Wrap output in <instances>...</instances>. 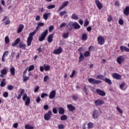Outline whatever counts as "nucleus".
Listing matches in <instances>:
<instances>
[{"instance_id": "f8f14e48", "label": "nucleus", "mask_w": 129, "mask_h": 129, "mask_svg": "<svg viewBox=\"0 0 129 129\" xmlns=\"http://www.w3.org/2000/svg\"><path fill=\"white\" fill-rule=\"evenodd\" d=\"M62 51H63L62 47H59L58 49L54 50L53 53L55 54V55H59V54L62 53Z\"/></svg>"}, {"instance_id": "8fccbe9b", "label": "nucleus", "mask_w": 129, "mask_h": 129, "mask_svg": "<svg viewBox=\"0 0 129 129\" xmlns=\"http://www.w3.org/2000/svg\"><path fill=\"white\" fill-rule=\"evenodd\" d=\"M53 30H54V26L53 25L50 26L48 28L49 32H52V31H53Z\"/></svg>"}, {"instance_id": "5701e85b", "label": "nucleus", "mask_w": 129, "mask_h": 129, "mask_svg": "<svg viewBox=\"0 0 129 129\" xmlns=\"http://www.w3.org/2000/svg\"><path fill=\"white\" fill-rule=\"evenodd\" d=\"M123 13L125 16H128L129 15V7L127 6L124 9Z\"/></svg>"}, {"instance_id": "69168bd1", "label": "nucleus", "mask_w": 129, "mask_h": 129, "mask_svg": "<svg viewBox=\"0 0 129 129\" xmlns=\"http://www.w3.org/2000/svg\"><path fill=\"white\" fill-rule=\"evenodd\" d=\"M52 111L54 114H57V109H56V108H53L52 109Z\"/></svg>"}, {"instance_id": "338daca9", "label": "nucleus", "mask_w": 129, "mask_h": 129, "mask_svg": "<svg viewBox=\"0 0 129 129\" xmlns=\"http://www.w3.org/2000/svg\"><path fill=\"white\" fill-rule=\"evenodd\" d=\"M11 23L10 20L8 19L6 22H4L5 25H9Z\"/></svg>"}, {"instance_id": "f704fd0d", "label": "nucleus", "mask_w": 129, "mask_h": 129, "mask_svg": "<svg viewBox=\"0 0 129 129\" xmlns=\"http://www.w3.org/2000/svg\"><path fill=\"white\" fill-rule=\"evenodd\" d=\"M8 73L7 70L6 69H4L1 71V74L6 75Z\"/></svg>"}, {"instance_id": "ddd939ff", "label": "nucleus", "mask_w": 129, "mask_h": 129, "mask_svg": "<svg viewBox=\"0 0 129 129\" xmlns=\"http://www.w3.org/2000/svg\"><path fill=\"white\" fill-rule=\"evenodd\" d=\"M95 3L96 4L98 9L99 10H101L102 8H103V6H102V4L100 3V1L99 0H95Z\"/></svg>"}, {"instance_id": "7c9ffc66", "label": "nucleus", "mask_w": 129, "mask_h": 129, "mask_svg": "<svg viewBox=\"0 0 129 129\" xmlns=\"http://www.w3.org/2000/svg\"><path fill=\"white\" fill-rule=\"evenodd\" d=\"M82 41H86V40H87V34L85 33L83 34L82 36Z\"/></svg>"}, {"instance_id": "864d4df0", "label": "nucleus", "mask_w": 129, "mask_h": 129, "mask_svg": "<svg viewBox=\"0 0 129 129\" xmlns=\"http://www.w3.org/2000/svg\"><path fill=\"white\" fill-rule=\"evenodd\" d=\"M8 90H13L14 89V86L12 85H9L8 86Z\"/></svg>"}, {"instance_id": "7ed1b4c3", "label": "nucleus", "mask_w": 129, "mask_h": 129, "mask_svg": "<svg viewBox=\"0 0 129 129\" xmlns=\"http://www.w3.org/2000/svg\"><path fill=\"white\" fill-rule=\"evenodd\" d=\"M22 98L23 101H25V105L26 106H28V105H29L31 102V99L30 98V97L28 96L27 93H25L23 95Z\"/></svg>"}, {"instance_id": "37998d69", "label": "nucleus", "mask_w": 129, "mask_h": 129, "mask_svg": "<svg viewBox=\"0 0 129 129\" xmlns=\"http://www.w3.org/2000/svg\"><path fill=\"white\" fill-rule=\"evenodd\" d=\"M3 96L4 97H5V98H7L9 97V93L8 92H4L3 93Z\"/></svg>"}, {"instance_id": "aec40b11", "label": "nucleus", "mask_w": 129, "mask_h": 129, "mask_svg": "<svg viewBox=\"0 0 129 129\" xmlns=\"http://www.w3.org/2000/svg\"><path fill=\"white\" fill-rule=\"evenodd\" d=\"M120 50L121 52H129V48L122 45L120 46Z\"/></svg>"}, {"instance_id": "c85d7f7f", "label": "nucleus", "mask_w": 129, "mask_h": 129, "mask_svg": "<svg viewBox=\"0 0 129 129\" xmlns=\"http://www.w3.org/2000/svg\"><path fill=\"white\" fill-rule=\"evenodd\" d=\"M84 56H83L82 52H80L79 62H81V61H82V60H84Z\"/></svg>"}, {"instance_id": "c756f323", "label": "nucleus", "mask_w": 129, "mask_h": 129, "mask_svg": "<svg viewBox=\"0 0 129 129\" xmlns=\"http://www.w3.org/2000/svg\"><path fill=\"white\" fill-rule=\"evenodd\" d=\"M71 19H72L73 20H78L79 18H78V16L76 14H73L71 16Z\"/></svg>"}, {"instance_id": "6e6d98bb", "label": "nucleus", "mask_w": 129, "mask_h": 129, "mask_svg": "<svg viewBox=\"0 0 129 129\" xmlns=\"http://www.w3.org/2000/svg\"><path fill=\"white\" fill-rule=\"evenodd\" d=\"M40 89V87L39 86H36L34 88V92H38V91Z\"/></svg>"}, {"instance_id": "5fc2aeb1", "label": "nucleus", "mask_w": 129, "mask_h": 129, "mask_svg": "<svg viewBox=\"0 0 129 129\" xmlns=\"http://www.w3.org/2000/svg\"><path fill=\"white\" fill-rule=\"evenodd\" d=\"M88 25H89V22H88L87 20H85L84 22V27H86L88 26Z\"/></svg>"}, {"instance_id": "a211bd4d", "label": "nucleus", "mask_w": 129, "mask_h": 129, "mask_svg": "<svg viewBox=\"0 0 129 129\" xmlns=\"http://www.w3.org/2000/svg\"><path fill=\"white\" fill-rule=\"evenodd\" d=\"M24 29V25L20 24L17 28V33L18 34H20V33H21L22 31H23V29Z\"/></svg>"}, {"instance_id": "2f4dec72", "label": "nucleus", "mask_w": 129, "mask_h": 129, "mask_svg": "<svg viewBox=\"0 0 129 129\" xmlns=\"http://www.w3.org/2000/svg\"><path fill=\"white\" fill-rule=\"evenodd\" d=\"M35 69V66L34 65H31L29 67H27V70L28 71H33V70Z\"/></svg>"}, {"instance_id": "4be33fe9", "label": "nucleus", "mask_w": 129, "mask_h": 129, "mask_svg": "<svg viewBox=\"0 0 129 129\" xmlns=\"http://www.w3.org/2000/svg\"><path fill=\"white\" fill-rule=\"evenodd\" d=\"M54 37V34H51L47 37V41L48 43H52L53 42V37Z\"/></svg>"}, {"instance_id": "e2e57ef3", "label": "nucleus", "mask_w": 129, "mask_h": 129, "mask_svg": "<svg viewBox=\"0 0 129 129\" xmlns=\"http://www.w3.org/2000/svg\"><path fill=\"white\" fill-rule=\"evenodd\" d=\"M118 23L119 25H122L123 24V20L122 19H119L118 21Z\"/></svg>"}, {"instance_id": "b1692460", "label": "nucleus", "mask_w": 129, "mask_h": 129, "mask_svg": "<svg viewBox=\"0 0 129 129\" xmlns=\"http://www.w3.org/2000/svg\"><path fill=\"white\" fill-rule=\"evenodd\" d=\"M49 17H51V13H46L43 15V18L45 21L48 20V18H49Z\"/></svg>"}, {"instance_id": "20e7f679", "label": "nucleus", "mask_w": 129, "mask_h": 129, "mask_svg": "<svg viewBox=\"0 0 129 129\" xmlns=\"http://www.w3.org/2000/svg\"><path fill=\"white\" fill-rule=\"evenodd\" d=\"M47 35H48V29H46L40 36H39V41L42 42L45 39Z\"/></svg>"}, {"instance_id": "c9c22d12", "label": "nucleus", "mask_w": 129, "mask_h": 129, "mask_svg": "<svg viewBox=\"0 0 129 129\" xmlns=\"http://www.w3.org/2000/svg\"><path fill=\"white\" fill-rule=\"evenodd\" d=\"M23 82H26V81H28V80L30 79V77H27L25 76V75H24L23 76Z\"/></svg>"}, {"instance_id": "4c0bfd02", "label": "nucleus", "mask_w": 129, "mask_h": 129, "mask_svg": "<svg viewBox=\"0 0 129 129\" xmlns=\"http://www.w3.org/2000/svg\"><path fill=\"white\" fill-rule=\"evenodd\" d=\"M87 125H88V128H89V129L92 128V127H93L94 124H93V123L90 122L87 124Z\"/></svg>"}, {"instance_id": "0eeeda50", "label": "nucleus", "mask_w": 129, "mask_h": 129, "mask_svg": "<svg viewBox=\"0 0 129 129\" xmlns=\"http://www.w3.org/2000/svg\"><path fill=\"white\" fill-rule=\"evenodd\" d=\"M124 56H123V55H121L117 58L116 61L118 63V64H119V65H120L121 63L124 62Z\"/></svg>"}, {"instance_id": "c03bdc74", "label": "nucleus", "mask_w": 129, "mask_h": 129, "mask_svg": "<svg viewBox=\"0 0 129 129\" xmlns=\"http://www.w3.org/2000/svg\"><path fill=\"white\" fill-rule=\"evenodd\" d=\"M44 68L45 71H49V70H50V67L49 65L45 66Z\"/></svg>"}, {"instance_id": "0e129e2a", "label": "nucleus", "mask_w": 129, "mask_h": 129, "mask_svg": "<svg viewBox=\"0 0 129 129\" xmlns=\"http://www.w3.org/2000/svg\"><path fill=\"white\" fill-rule=\"evenodd\" d=\"M120 5V4H119V2L116 1V2H115L114 6H116V7H119Z\"/></svg>"}, {"instance_id": "a878e982", "label": "nucleus", "mask_w": 129, "mask_h": 129, "mask_svg": "<svg viewBox=\"0 0 129 129\" xmlns=\"http://www.w3.org/2000/svg\"><path fill=\"white\" fill-rule=\"evenodd\" d=\"M8 55H9V51H6L2 56V61L3 62H5V61H6V59H5V57H6V56H8Z\"/></svg>"}, {"instance_id": "09e8293b", "label": "nucleus", "mask_w": 129, "mask_h": 129, "mask_svg": "<svg viewBox=\"0 0 129 129\" xmlns=\"http://www.w3.org/2000/svg\"><path fill=\"white\" fill-rule=\"evenodd\" d=\"M66 14H67L66 11H61L60 12L59 16L60 17H62L64 15H66Z\"/></svg>"}, {"instance_id": "f03ea898", "label": "nucleus", "mask_w": 129, "mask_h": 129, "mask_svg": "<svg viewBox=\"0 0 129 129\" xmlns=\"http://www.w3.org/2000/svg\"><path fill=\"white\" fill-rule=\"evenodd\" d=\"M68 28L69 30H71L73 28L75 30H79L81 27L77 22H70L67 25Z\"/></svg>"}, {"instance_id": "423d86ee", "label": "nucleus", "mask_w": 129, "mask_h": 129, "mask_svg": "<svg viewBox=\"0 0 129 129\" xmlns=\"http://www.w3.org/2000/svg\"><path fill=\"white\" fill-rule=\"evenodd\" d=\"M98 43L99 45H103L105 42V40L104 39V37L102 36H99L97 38Z\"/></svg>"}, {"instance_id": "13d9d810", "label": "nucleus", "mask_w": 129, "mask_h": 129, "mask_svg": "<svg viewBox=\"0 0 129 129\" xmlns=\"http://www.w3.org/2000/svg\"><path fill=\"white\" fill-rule=\"evenodd\" d=\"M116 109L118 111H119V112L120 113H122L123 112V111H122V110H121L120 108H119V107H116Z\"/></svg>"}, {"instance_id": "052dcab7", "label": "nucleus", "mask_w": 129, "mask_h": 129, "mask_svg": "<svg viewBox=\"0 0 129 129\" xmlns=\"http://www.w3.org/2000/svg\"><path fill=\"white\" fill-rule=\"evenodd\" d=\"M72 98H73V100H77V98H78V96L74 95L72 96Z\"/></svg>"}, {"instance_id": "49530a36", "label": "nucleus", "mask_w": 129, "mask_h": 129, "mask_svg": "<svg viewBox=\"0 0 129 129\" xmlns=\"http://www.w3.org/2000/svg\"><path fill=\"white\" fill-rule=\"evenodd\" d=\"M5 41L6 44L10 43V38L8 36H6L5 39Z\"/></svg>"}, {"instance_id": "f3484780", "label": "nucleus", "mask_w": 129, "mask_h": 129, "mask_svg": "<svg viewBox=\"0 0 129 129\" xmlns=\"http://www.w3.org/2000/svg\"><path fill=\"white\" fill-rule=\"evenodd\" d=\"M55 96H56V91L55 90H53L50 93L49 98H50V99H53V98H55Z\"/></svg>"}, {"instance_id": "393cba45", "label": "nucleus", "mask_w": 129, "mask_h": 129, "mask_svg": "<svg viewBox=\"0 0 129 129\" xmlns=\"http://www.w3.org/2000/svg\"><path fill=\"white\" fill-rule=\"evenodd\" d=\"M67 107L70 111H73L75 110V107L73 106L72 104H68Z\"/></svg>"}, {"instance_id": "473e14b6", "label": "nucleus", "mask_w": 129, "mask_h": 129, "mask_svg": "<svg viewBox=\"0 0 129 129\" xmlns=\"http://www.w3.org/2000/svg\"><path fill=\"white\" fill-rule=\"evenodd\" d=\"M68 37H69V32H68L67 33H64L62 34V38H63V39H67V38H68Z\"/></svg>"}, {"instance_id": "dca6fc26", "label": "nucleus", "mask_w": 129, "mask_h": 129, "mask_svg": "<svg viewBox=\"0 0 129 129\" xmlns=\"http://www.w3.org/2000/svg\"><path fill=\"white\" fill-rule=\"evenodd\" d=\"M96 93L99 95H101V96H105V92L102 91L100 89H96Z\"/></svg>"}, {"instance_id": "72a5a7b5", "label": "nucleus", "mask_w": 129, "mask_h": 129, "mask_svg": "<svg viewBox=\"0 0 129 129\" xmlns=\"http://www.w3.org/2000/svg\"><path fill=\"white\" fill-rule=\"evenodd\" d=\"M105 82H106V83H108V84H109V85H111V81L110 79L108 78H105L104 79Z\"/></svg>"}, {"instance_id": "cd10ccee", "label": "nucleus", "mask_w": 129, "mask_h": 129, "mask_svg": "<svg viewBox=\"0 0 129 129\" xmlns=\"http://www.w3.org/2000/svg\"><path fill=\"white\" fill-rule=\"evenodd\" d=\"M26 44L23 42L19 44V47L21 48V49H25L26 48Z\"/></svg>"}, {"instance_id": "9d476101", "label": "nucleus", "mask_w": 129, "mask_h": 129, "mask_svg": "<svg viewBox=\"0 0 129 129\" xmlns=\"http://www.w3.org/2000/svg\"><path fill=\"white\" fill-rule=\"evenodd\" d=\"M69 4V1H67L64 2L62 4L61 7H60L58 8V12H60V11H62V10H63V9L65 8V7H67V6H68Z\"/></svg>"}, {"instance_id": "9b49d317", "label": "nucleus", "mask_w": 129, "mask_h": 129, "mask_svg": "<svg viewBox=\"0 0 129 129\" xmlns=\"http://www.w3.org/2000/svg\"><path fill=\"white\" fill-rule=\"evenodd\" d=\"M93 118H94L95 119L96 118H98L99 115H100V114H99V111L96 110H94L93 111Z\"/></svg>"}, {"instance_id": "3c124183", "label": "nucleus", "mask_w": 129, "mask_h": 129, "mask_svg": "<svg viewBox=\"0 0 129 129\" xmlns=\"http://www.w3.org/2000/svg\"><path fill=\"white\" fill-rule=\"evenodd\" d=\"M66 25H67V24L65 22H62L59 26V28H64V27H65V26H66Z\"/></svg>"}, {"instance_id": "a19ab883", "label": "nucleus", "mask_w": 129, "mask_h": 129, "mask_svg": "<svg viewBox=\"0 0 129 129\" xmlns=\"http://www.w3.org/2000/svg\"><path fill=\"white\" fill-rule=\"evenodd\" d=\"M55 7H56V6H55V5H51L47 6V9H48V10H51L52 9L55 8Z\"/></svg>"}, {"instance_id": "680f3d73", "label": "nucleus", "mask_w": 129, "mask_h": 129, "mask_svg": "<svg viewBox=\"0 0 129 129\" xmlns=\"http://www.w3.org/2000/svg\"><path fill=\"white\" fill-rule=\"evenodd\" d=\"M0 86H1V87H4V86H6V83H5V82H2Z\"/></svg>"}, {"instance_id": "79ce46f5", "label": "nucleus", "mask_w": 129, "mask_h": 129, "mask_svg": "<svg viewBox=\"0 0 129 129\" xmlns=\"http://www.w3.org/2000/svg\"><path fill=\"white\" fill-rule=\"evenodd\" d=\"M60 119L61 120H66V119H67V116L66 115H62L60 117Z\"/></svg>"}, {"instance_id": "ea45409f", "label": "nucleus", "mask_w": 129, "mask_h": 129, "mask_svg": "<svg viewBox=\"0 0 129 129\" xmlns=\"http://www.w3.org/2000/svg\"><path fill=\"white\" fill-rule=\"evenodd\" d=\"M90 56V52L89 51H86L84 53V57H89Z\"/></svg>"}, {"instance_id": "6e6552de", "label": "nucleus", "mask_w": 129, "mask_h": 129, "mask_svg": "<svg viewBox=\"0 0 129 129\" xmlns=\"http://www.w3.org/2000/svg\"><path fill=\"white\" fill-rule=\"evenodd\" d=\"M112 77L114 79H116L117 80H121V75L116 73H113L112 74Z\"/></svg>"}, {"instance_id": "4d7b16f0", "label": "nucleus", "mask_w": 129, "mask_h": 129, "mask_svg": "<svg viewBox=\"0 0 129 129\" xmlns=\"http://www.w3.org/2000/svg\"><path fill=\"white\" fill-rule=\"evenodd\" d=\"M45 96H48V94L46 93H42L41 95V98H44V97H45Z\"/></svg>"}, {"instance_id": "de8ad7c7", "label": "nucleus", "mask_w": 129, "mask_h": 129, "mask_svg": "<svg viewBox=\"0 0 129 129\" xmlns=\"http://www.w3.org/2000/svg\"><path fill=\"white\" fill-rule=\"evenodd\" d=\"M50 78H49V76H45L44 78V82H47L48 80H49Z\"/></svg>"}, {"instance_id": "4468645a", "label": "nucleus", "mask_w": 129, "mask_h": 129, "mask_svg": "<svg viewBox=\"0 0 129 129\" xmlns=\"http://www.w3.org/2000/svg\"><path fill=\"white\" fill-rule=\"evenodd\" d=\"M104 104V101L102 100H96L95 101V104L96 106H99V105H102Z\"/></svg>"}, {"instance_id": "a18cd8bd", "label": "nucleus", "mask_w": 129, "mask_h": 129, "mask_svg": "<svg viewBox=\"0 0 129 129\" xmlns=\"http://www.w3.org/2000/svg\"><path fill=\"white\" fill-rule=\"evenodd\" d=\"M76 73V71L75 70H73L72 72V74L70 75L71 78H73L74 77V75H75Z\"/></svg>"}, {"instance_id": "412c9836", "label": "nucleus", "mask_w": 129, "mask_h": 129, "mask_svg": "<svg viewBox=\"0 0 129 129\" xmlns=\"http://www.w3.org/2000/svg\"><path fill=\"white\" fill-rule=\"evenodd\" d=\"M20 42H21V39H20V38H18L14 42H13L12 43V47H15V46H17V45H18V44H19V43H20Z\"/></svg>"}, {"instance_id": "6ab92c4d", "label": "nucleus", "mask_w": 129, "mask_h": 129, "mask_svg": "<svg viewBox=\"0 0 129 129\" xmlns=\"http://www.w3.org/2000/svg\"><path fill=\"white\" fill-rule=\"evenodd\" d=\"M10 73L13 76H15L16 74V69L14 66H12L10 68Z\"/></svg>"}, {"instance_id": "1a4fd4ad", "label": "nucleus", "mask_w": 129, "mask_h": 129, "mask_svg": "<svg viewBox=\"0 0 129 129\" xmlns=\"http://www.w3.org/2000/svg\"><path fill=\"white\" fill-rule=\"evenodd\" d=\"M51 116H52V111H48V112L44 115V118L45 120H49V119L51 118Z\"/></svg>"}, {"instance_id": "774afa93", "label": "nucleus", "mask_w": 129, "mask_h": 129, "mask_svg": "<svg viewBox=\"0 0 129 129\" xmlns=\"http://www.w3.org/2000/svg\"><path fill=\"white\" fill-rule=\"evenodd\" d=\"M58 128L59 129H63L64 128V125L63 124H60L58 125Z\"/></svg>"}, {"instance_id": "f257e3e1", "label": "nucleus", "mask_w": 129, "mask_h": 129, "mask_svg": "<svg viewBox=\"0 0 129 129\" xmlns=\"http://www.w3.org/2000/svg\"><path fill=\"white\" fill-rule=\"evenodd\" d=\"M38 31H39V27H37L33 32L29 33V36L27 38V44L28 47L31 46L32 44V41H33V37H34V36L36 35V33Z\"/></svg>"}, {"instance_id": "39448f33", "label": "nucleus", "mask_w": 129, "mask_h": 129, "mask_svg": "<svg viewBox=\"0 0 129 129\" xmlns=\"http://www.w3.org/2000/svg\"><path fill=\"white\" fill-rule=\"evenodd\" d=\"M88 81L91 84H100L101 81L97 80L93 78L88 79Z\"/></svg>"}, {"instance_id": "603ef678", "label": "nucleus", "mask_w": 129, "mask_h": 129, "mask_svg": "<svg viewBox=\"0 0 129 129\" xmlns=\"http://www.w3.org/2000/svg\"><path fill=\"white\" fill-rule=\"evenodd\" d=\"M38 27H43V26L45 25V23L43 22H39L37 24Z\"/></svg>"}, {"instance_id": "e433bc0d", "label": "nucleus", "mask_w": 129, "mask_h": 129, "mask_svg": "<svg viewBox=\"0 0 129 129\" xmlns=\"http://www.w3.org/2000/svg\"><path fill=\"white\" fill-rule=\"evenodd\" d=\"M97 79H100L101 80H104V76L99 75L97 76Z\"/></svg>"}, {"instance_id": "bb28decb", "label": "nucleus", "mask_w": 129, "mask_h": 129, "mask_svg": "<svg viewBox=\"0 0 129 129\" xmlns=\"http://www.w3.org/2000/svg\"><path fill=\"white\" fill-rule=\"evenodd\" d=\"M58 113L59 114H64V113H65V110H64V108L59 107L58 108Z\"/></svg>"}, {"instance_id": "bf43d9fd", "label": "nucleus", "mask_w": 129, "mask_h": 129, "mask_svg": "<svg viewBox=\"0 0 129 129\" xmlns=\"http://www.w3.org/2000/svg\"><path fill=\"white\" fill-rule=\"evenodd\" d=\"M36 50L39 53H41V52L42 51V47H38V48H37Z\"/></svg>"}, {"instance_id": "58836bf2", "label": "nucleus", "mask_w": 129, "mask_h": 129, "mask_svg": "<svg viewBox=\"0 0 129 129\" xmlns=\"http://www.w3.org/2000/svg\"><path fill=\"white\" fill-rule=\"evenodd\" d=\"M25 128H26V129H34V126H31L30 124H26L25 126Z\"/></svg>"}, {"instance_id": "2eb2a0df", "label": "nucleus", "mask_w": 129, "mask_h": 129, "mask_svg": "<svg viewBox=\"0 0 129 129\" xmlns=\"http://www.w3.org/2000/svg\"><path fill=\"white\" fill-rule=\"evenodd\" d=\"M119 87L121 90H123L124 91V90L127 88V85L125 83L123 82L119 85Z\"/></svg>"}]
</instances>
